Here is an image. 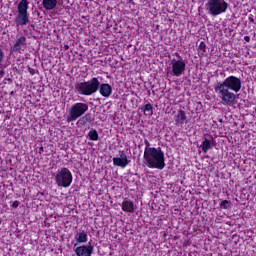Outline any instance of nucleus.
<instances>
[{"label": "nucleus", "instance_id": "nucleus-1", "mask_svg": "<svg viewBox=\"0 0 256 256\" xmlns=\"http://www.w3.org/2000/svg\"><path fill=\"white\" fill-rule=\"evenodd\" d=\"M243 84L241 78L237 76H228L223 81L218 82L214 86V91L217 97L220 99L221 105L225 107H233L237 103V94L241 91Z\"/></svg>", "mask_w": 256, "mask_h": 256}, {"label": "nucleus", "instance_id": "nucleus-2", "mask_svg": "<svg viewBox=\"0 0 256 256\" xmlns=\"http://www.w3.org/2000/svg\"><path fill=\"white\" fill-rule=\"evenodd\" d=\"M144 165L148 169H165V152L161 150V147L154 148L150 152H146L143 155Z\"/></svg>", "mask_w": 256, "mask_h": 256}, {"label": "nucleus", "instance_id": "nucleus-3", "mask_svg": "<svg viewBox=\"0 0 256 256\" xmlns=\"http://www.w3.org/2000/svg\"><path fill=\"white\" fill-rule=\"evenodd\" d=\"M227 9H229L227 0H207L205 3V11L210 17L223 15V13H227Z\"/></svg>", "mask_w": 256, "mask_h": 256}, {"label": "nucleus", "instance_id": "nucleus-4", "mask_svg": "<svg viewBox=\"0 0 256 256\" xmlns=\"http://www.w3.org/2000/svg\"><path fill=\"white\" fill-rule=\"evenodd\" d=\"M99 79L97 77L92 78L86 82H79L75 85V91L78 95L91 96L94 95L96 91H99Z\"/></svg>", "mask_w": 256, "mask_h": 256}, {"label": "nucleus", "instance_id": "nucleus-5", "mask_svg": "<svg viewBox=\"0 0 256 256\" xmlns=\"http://www.w3.org/2000/svg\"><path fill=\"white\" fill-rule=\"evenodd\" d=\"M29 1L21 0L17 6V16L15 18L16 27L19 29L20 27H25V25H29L31 20L29 19Z\"/></svg>", "mask_w": 256, "mask_h": 256}, {"label": "nucleus", "instance_id": "nucleus-6", "mask_svg": "<svg viewBox=\"0 0 256 256\" xmlns=\"http://www.w3.org/2000/svg\"><path fill=\"white\" fill-rule=\"evenodd\" d=\"M55 181L57 187H64L65 189H67V187H71V184L73 183V174L71 173V170L68 168H62L56 171Z\"/></svg>", "mask_w": 256, "mask_h": 256}, {"label": "nucleus", "instance_id": "nucleus-7", "mask_svg": "<svg viewBox=\"0 0 256 256\" xmlns=\"http://www.w3.org/2000/svg\"><path fill=\"white\" fill-rule=\"evenodd\" d=\"M89 111V105L83 102H77L71 106L69 116L67 117L68 123L77 121L79 117H83Z\"/></svg>", "mask_w": 256, "mask_h": 256}, {"label": "nucleus", "instance_id": "nucleus-8", "mask_svg": "<svg viewBox=\"0 0 256 256\" xmlns=\"http://www.w3.org/2000/svg\"><path fill=\"white\" fill-rule=\"evenodd\" d=\"M172 65V73L175 77H181L185 73V68L187 67V63L184 60H175L171 61Z\"/></svg>", "mask_w": 256, "mask_h": 256}, {"label": "nucleus", "instance_id": "nucleus-9", "mask_svg": "<svg viewBox=\"0 0 256 256\" xmlns=\"http://www.w3.org/2000/svg\"><path fill=\"white\" fill-rule=\"evenodd\" d=\"M112 161L115 167H121L122 169H125L131 163V160H129L127 154L123 151L120 153V157H114Z\"/></svg>", "mask_w": 256, "mask_h": 256}, {"label": "nucleus", "instance_id": "nucleus-10", "mask_svg": "<svg viewBox=\"0 0 256 256\" xmlns=\"http://www.w3.org/2000/svg\"><path fill=\"white\" fill-rule=\"evenodd\" d=\"M27 49V38L25 36H17L16 42L12 47V51L21 53Z\"/></svg>", "mask_w": 256, "mask_h": 256}, {"label": "nucleus", "instance_id": "nucleus-11", "mask_svg": "<svg viewBox=\"0 0 256 256\" xmlns=\"http://www.w3.org/2000/svg\"><path fill=\"white\" fill-rule=\"evenodd\" d=\"M75 253L77 256H91L93 255V245L90 242L88 245L78 246Z\"/></svg>", "mask_w": 256, "mask_h": 256}, {"label": "nucleus", "instance_id": "nucleus-12", "mask_svg": "<svg viewBox=\"0 0 256 256\" xmlns=\"http://www.w3.org/2000/svg\"><path fill=\"white\" fill-rule=\"evenodd\" d=\"M98 89L102 97H111V94L113 93V87L107 83L100 84Z\"/></svg>", "mask_w": 256, "mask_h": 256}, {"label": "nucleus", "instance_id": "nucleus-13", "mask_svg": "<svg viewBox=\"0 0 256 256\" xmlns=\"http://www.w3.org/2000/svg\"><path fill=\"white\" fill-rule=\"evenodd\" d=\"M135 209H137V206H135V203L129 199H124L122 202V211L125 213H135Z\"/></svg>", "mask_w": 256, "mask_h": 256}, {"label": "nucleus", "instance_id": "nucleus-14", "mask_svg": "<svg viewBox=\"0 0 256 256\" xmlns=\"http://www.w3.org/2000/svg\"><path fill=\"white\" fill-rule=\"evenodd\" d=\"M174 121L176 125H184L185 121H187V116L185 114V111L183 110H178V112L174 116Z\"/></svg>", "mask_w": 256, "mask_h": 256}, {"label": "nucleus", "instance_id": "nucleus-15", "mask_svg": "<svg viewBox=\"0 0 256 256\" xmlns=\"http://www.w3.org/2000/svg\"><path fill=\"white\" fill-rule=\"evenodd\" d=\"M75 241H77V243H87V241H89V236L87 235V232L80 231L76 233Z\"/></svg>", "mask_w": 256, "mask_h": 256}, {"label": "nucleus", "instance_id": "nucleus-16", "mask_svg": "<svg viewBox=\"0 0 256 256\" xmlns=\"http://www.w3.org/2000/svg\"><path fill=\"white\" fill-rule=\"evenodd\" d=\"M42 5L46 11H53L57 7V0H43Z\"/></svg>", "mask_w": 256, "mask_h": 256}, {"label": "nucleus", "instance_id": "nucleus-17", "mask_svg": "<svg viewBox=\"0 0 256 256\" xmlns=\"http://www.w3.org/2000/svg\"><path fill=\"white\" fill-rule=\"evenodd\" d=\"M205 53H207V45L205 44V42H200L198 46L199 57H205Z\"/></svg>", "mask_w": 256, "mask_h": 256}, {"label": "nucleus", "instance_id": "nucleus-18", "mask_svg": "<svg viewBox=\"0 0 256 256\" xmlns=\"http://www.w3.org/2000/svg\"><path fill=\"white\" fill-rule=\"evenodd\" d=\"M144 115L151 117L153 115V105L148 103L144 106Z\"/></svg>", "mask_w": 256, "mask_h": 256}, {"label": "nucleus", "instance_id": "nucleus-19", "mask_svg": "<svg viewBox=\"0 0 256 256\" xmlns=\"http://www.w3.org/2000/svg\"><path fill=\"white\" fill-rule=\"evenodd\" d=\"M88 137L91 141H99V133L97 130H90L88 132Z\"/></svg>", "mask_w": 256, "mask_h": 256}, {"label": "nucleus", "instance_id": "nucleus-20", "mask_svg": "<svg viewBox=\"0 0 256 256\" xmlns=\"http://www.w3.org/2000/svg\"><path fill=\"white\" fill-rule=\"evenodd\" d=\"M211 147H212L211 141L209 139H205L202 144L203 153H207V151H209V149H211Z\"/></svg>", "mask_w": 256, "mask_h": 256}, {"label": "nucleus", "instance_id": "nucleus-21", "mask_svg": "<svg viewBox=\"0 0 256 256\" xmlns=\"http://www.w3.org/2000/svg\"><path fill=\"white\" fill-rule=\"evenodd\" d=\"M144 144H145L144 153H149L150 151H153L154 149H156L155 147H151V143L149 142V140H145Z\"/></svg>", "mask_w": 256, "mask_h": 256}, {"label": "nucleus", "instance_id": "nucleus-22", "mask_svg": "<svg viewBox=\"0 0 256 256\" xmlns=\"http://www.w3.org/2000/svg\"><path fill=\"white\" fill-rule=\"evenodd\" d=\"M221 209H229L231 207V202L229 200H223L220 203Z\"/></svg>", "mask_w": 256, "mask_h": 256}, {"label": "nucleus", "instance_id": "nucleus-23", "mask_svg": "<svg viewBox=\"0 0 256 256\" xmlns=\"http://www.w3.org/2000/svg\"><path fill=\"white\" fill-rule=\"evenodd\" d=\"M4 57H5V52H3V51L0 49V65H1V63H3Z\"/></svg>", "mask_w": 256, "mask_h": 256}, {"label": "nucleus", "instance_id": "nucleus-24", "mask_svg": "<svg viewBox=\"0 0 256 256\" xmlns=\"http://www.w3.org/2000/svg\"><path fill=\"white\" fill-rule=\"evenodd\" d=\"M17 207H19V201H14L13 203H12V205H11V208L12 209H17Z\"/></svg>", "mask_w": 256, "mask_h": 256}, {"label": "nucleus", "instance_id": "nucleus-25", "mask_svg": "<svg viewBox=\"0 0 256 256\" xmlns=\"http://www.w3.org/2000/svg\"><path fill=\"white\" fill-rule=\"evenodd\" d=\"M176 56L178 57V59H181V57L179 56V54L177 53Z\"/></svg>", "mask_w": 256, "mask_h": 256}, {"label": "nucleus", "instance_id": "nucleus-26", "mask_svg": "<svg viewBox=\"0 0 256 256\" xmlns=\"http://www.w3.org/2000/svg\"><path fill=\"white\" fill-rule=\"evenodd\" d=\"M249 19H250V21H252V23H253V21H254L253 18H249Z\"/></svg>", "mask_w": 256, "mask_h": 256}]
</instances>
